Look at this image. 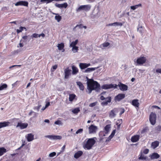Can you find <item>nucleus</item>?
Masks as SVG:
<instances>
[{"label": "nucleus", "mask_w": 161, "mask_h": 161, "mask_svg": "<svg viewBox=\"0 0 161 161\" xmlns=\"http://www.w3.org/2000/svg\"><path fill=\"white\" fill-rule=\"evenodd\" d=\"M87 89L89 92V93L90 94L92 90H95L96 92H98L100 90V84L96 81H94L92 79H89L87 77Z\"/></svg>", "instance_id": "f257e3e1"}, {"label": "nucleus", "mask_w": 161, "mask_h": 161, "mask_svg": "<svg viewBox=\"0 0 161 161\" xmlns=\"http://www.w3.org/2000/svg\"><path fill=\"white\" fill-rule=\"evenodd\" d=\"M117 86L119 87V89L121 91H126L128 90V86L121 82H119L118 85L116 84H104L102 86L101 88L103 89L106 90L112 88H117Z\"/></svg>", "instance_id": "f03ea898"}, {"label": "nucleus", "mask_w": 161, "mask_h": 161, "mask_svg": "<svg viewBox=\"0 0 161 161\" xmlns=\"http://www.w3.org/2000/svg\"><path fill=\"white\" fill-rule=\"evenodd\" d=\"M96 137L86 139L83 143L84 148L88 150L91 149L96 142Z\"/></svg>", "instance_id": "7ed1b4c3"}, {"label": "nucleus", "mask_w": 161, "mask_h": 161, "mask_svg": "<svg viewBox=\"0 0 161 161\" xmlns=\"http://www.w3.org/2000/svg\"><path fill=\"white\" fill-rule=\"evenodd\" d=\"M100 99L102 100H104V101L101 103V105L103 106L107 105L108 103H110L111 101V97H107L105 96H101L100 97Z\"/></svg>", "instance_id": "20e7f679"}, {"label": "nucleus", "mask_w": 161, "mask_h": 161, "mask_svg": "<svg viewBox=\"0 0 161 161\" xmlns=\"http://www.w3.org/2000/svg\"><path fill=\"white\" fill-rule=\"evenodd\" d=\"M91 8V6L89 5H81L76 9V11L77 12H79L81 10L87 11L90 10Z\"/></svg>", "instance_id": "39448f33"}, {"label": "nucleus", "mask_w": 161, "mask_h": 161, "mask_svg": "<svg viewBox=\"0 0 161 161\" xmlns=\"http://www.w3.org/2000/svg\"><path fill=\"white\" fill-rule=\"evenodd\" d=\"M156 115L153 112L151 113L149 116V120L152 125H154L156 122Z\"/></svg>", "instance_id": "423d86ee"}, {"label": "nucleus", "mask_w": 161, "mask_h": 161, "mask_svg": "<svg viewBox=\"0 0 161 161\" xmlns=\"http://www.w3.org/2000/svg\"><path fill=\"white\" fill-rule=\"evenodd\" d=\"M45 137L48 138L51 140H60L62 139L61 136L54 135H46L45 136Z\"/></svg>", "instance_id": "0eeeda50"}, {"label": "nucleus", "mask_w": 161, "mask_h": 161, "mask_svg": "<svg viewBox=\"0 0 161 161\" xmlns=\"http://www.w3.org/2000/svg\"><path fill=\"white\" fill-rule=\"evenodd\" d=\"M146 61V58L143 56H141L136 60V63L139 65H141L145 63Z\"/></svg>", "instance_id": "6e6552de"}, {"label": "nucleus", "mask_w": 161, "mask_h": 161, "mask_svg": "<svg viewBox=\"0 0 161 161\" xmlns=\"http://www.w3.org/2000/svg\"><path fill=\"white\" fill-rule=\"evenodd\" d=\"M97 129V126L92 125L88 128L89 133L92 134L96 133Z\"/></svg>", "instance_id": "1a4fd4ad"}, {"label": "nucleus", "mask_w": 161, "mask_h": 161, "mask_svg": "<svg viewBox=\"0 0 161 161\" xmlns=\"http://www.w3.org/2000/svg\"><path fill=\"white\" fill-rule=\"evenodd\" d=\"M110 125H106L104 127V131L101 132L100 133V135H103V136H105V134L108 133L110 131Z\"/></svg>", "instance_id": "9d476101"}, {"label": "nucleus", "mask_w": 161, "mask_h": 161, "mask_svg": "<svg viewBox=\"0 0 161 161\" xmlns=\"http://www.w3.org/2000/svg\"><path fill=\"white\" fill-rule=\"evenodd\" d=\"M125 97V94H119L114 97V100L116 102H119L123 99Z\"/></svg>", "instance_id": "9b49d317"}, {"label": "nucleus", "mask_w": 161, "mask_h": 161, "mask_svg": "<svg viewBox=\"0 0 161 161\" xmlns=\"http://www.w3.org/2000/svg\"><path fill=\"white\" fill-rule=\"evenodd\" d=\"M117 112V109L116 108H114L110 112L109 114V117L111 118H114L115 116L116 113Z\"/></svg>", "instance_id": "f8f14e48"}, {"label": "nucleus", "mask_w": 161, "mask_h": 161, "mask_svg": "<svg viewBox=\"0 0 161 161\" xmlns=\"http://www.w3.org/2000/svg\"><path fill=\"white\" fill-rule=\"evenodd\" d=\"M15 5L16 6L21 5L27 7L28 5V3L27 1H20L17 2Z\"/></svg>", "instance_id": "ddd939ff"}, {"label": "nucleus", "mask_w": 161, "mask_h": 161, "mask_svg": "<svg viewBox=\"0 0 161 161\" xmlns=\"http://www.w3.org/2000/svg\"><path fill=\"white\" fill-rule=\"evenodd\" d=\"M151 159H157L160 157V155L158 153H154L149 155Z\"/></svg>", "instance_id": "4468645a"}, {"label": "nucleus", "mask_w": 161, "mask_h": 161, "mask_svg": "<svg viewBox=\"0 0 161 161\" xmlns=\"http://www.w3.org/2000/svg\"><path fill=\"white\" fill-rule=\"evenodd\" d=\"M71 70L69 69L68 68L64 70V78L67 79L69 76L70 74Z\"/></svg>", "instance_id": "2eb2a0df"}, {"label": "nucleus", "mask_w": 161, "mask_h": 161, "mask_svg": "<svg viewBox=\"0 0 161 161\" xmlns=\"http://www.w3.org/2000/svg\"><path fill=\"white\" fill-rule=\"evenodd\" d=\"M28 124L22 123H18L16 127H20L21 129H24L27 127Z\"/></svg>", "instance_id": "dca6fc26"}, {"label": "nucleus", "mask_w": 161, "mask_h": 161, "mask_svg": "<svg viewBox=\"0 0 161 161\" xmlns=\"http://www.w3.org/2000/svg\"><path fill=\"white\" fill-rule=\"evenodd\" d=\"M140 136L139 135H136L132 136L131 138V141L133 142H137L139 139Z\"/></svg>", "instance_id": "f3484780"}, {"label": "nucleus", "mask_w": 161, "mask_h": 161, "mask_svg": "<svg viewBox=\"0 0 161 161\" xmlns=\"http://www.w3.org/2000/svg\"><path fill=\"white\" fill-rule=\"evenodd\" d=\"M55 6L58 8H66L68 6V4L66 3L61 4L56 3L55 4Z\"/></svg>", "instance_id": "a211bd4d"}, {"label": "nucleus", "mask_w": 161, "mask_h": 161, "mask_svg": "<svg viewBox=\"0 0 161 161\" xmlns=\"http://www.w3.org/2000/svg\"><path fill=\"white\" fill-rule=\"evenodd\" d=\"M83 153L81 151H79L75 153L74 155V157L77 159L80 157L82 154Z\"/></svg>", "instance_id": "6ab92c4d"}, {"label": "nucleus", "mask_w": 161, "mask_h": 161, "mask_svg": "<svg viewBox=\"0 0 161 161\" xmlns=\"http://www.w3.org/2000/svg\"><path fill=\"white\" fill-rule=\"evenodd\" d=\"M27 140L28 142H31L34 139V135L31 133L27 134Z\"/></svg>", "instance_id": "aec40b11"}, {"label": "nucleus", "mask_w": 161, "mask_h": 161, "mask_svg": "<svg viewBox=\"0 0 161 161\" xmlns=\"http://www.w3.org/2000/svg\"><path fill=\"white\" fill-rule=\"evenodd\" d=\"M10 124V122H0V129L8 126Z\"/></svg>", "instance_id": "412c9836"}, {"label": "nucleus", "mask_w": 161, "mask_h": 161, "mask_svg": "<svg viewBox=\"0 0 161 161\" xmlns=\"http://www.w3.org/2000/svg\"><path fill=\"white\" fill-rule=\"evenodd\" d=\"M77 85L78 86L80 90L83 91L84 89V87L82 83L80 81H77L76 82Z\"/></svg>", "instance_id": "4be33fe9"}, {"label": "nucleus", "mask_w": 161, "mask_h": 161, "mask_svg": "<svg viewBox=\"0 0 161 161\" xmlns=\"http://www.w3.org/2000/svg\"><path fill=\"white\" fill-rule=\"evenodd\" d=\"M72 74L74 75L76 74L78 72V69L74 65L72 66Z\"/></svg>", "instance_id": "5701e85b"}, {"label": "nucleus", "mask_w": 161, "mask_h": 161, "mask_svg": "<svg viewBox=\"0 0 161 161\" xmlns=\"http://www.w3.org/2000/svg\"><path fill=\"white\" fill-rule=\"evenodd\" d=\"M138 99H134L132 102V105L136 107H138L139 103L138 102Z\"/></svg>", "instance_id": "b1692460"}, {"label": "nucleus", "mask_w": 161, "mask_h": 161, "mask_svg": "<svg viewBox=\"0 0 161 161\" xmlns=\"http://www.w3.org/2000/svg\"><path fill=\"white\" fill-rule=\"evenodd\" d=\"M97 68H87L85 70L83 71L85 73H89L91 72L92 71L95 70V69H97Z\"/></svg>", "instance_id": "393cba45"}, {"label": "nucleus", "mask_w": 161, "mask_h": 161, "mask_svg": "<svg viewBox=\"0 0 161 161\" xmlns=\"http://www.w3.org/2000/svg\"><path fill=\"white\" fill-rule=\"evenodd\" d=\"M159 143V142L157 141L154 142L152 143L151 146L153 148L155 149L158 146Z\"/></svg>", "instance_id": "a878e982"}, {"label": "nucleus", "mask_w": 161, "mask_h": 161, "mask_svg": "<svg viewBox=\"0 0 161 161\" xmlns=\"http://www.w3.org/2000/svg\"><path fill=\"white\" fill-rule=\"evenodd\" d=\"M110 43L108 42H104L100 45V47L102 49H103L105 47H108Z\"/></svg>", "instance_id": "bb28decb"}, {"label": "nucleus", "mask_w": 161, "mask_h": 161, "mask_svg": "<svg viewBox=\"0 0 161 161\" xmlns=\"http://www.w3.org/2000/svg\"><path fill=\"white\" fill-rule=\"evenodd\" d=\"M79 66L81 69H83L87 68L86 63H80Z\"/></svg>", "instance_id": "cd10ccee"}, {"label": "nucleus", "mask_w": 161, "mask_h": 161, "mask_svg": "<svg viewBox=\"0 0 161 161\" xmlns=\"http://www.w3.org/2000/svg\"><path fill=\"white\" fill-rule=\"evenodd\" d=\"M78 42V40L77 39L75 41L72 42L70 45V47H76V45L77 44Z\"/></svg>", "instance_id": "c85d7f7f"}, {"label": "nucleus", "mask_w": 161, "mask_h": 161, "mask_svg": "<svg viewBox=\"0 0 161 161\" xmlns=\"http://www.w3.org/2000/svg\"><path fill=\"white\" fill-rule=\"evenodd\" d=\"M57 47L59 50H61L63 49L64 47V44L63 43H61L60 44H58V45Z\"/></svg>", "instance_id": "c756f323"}, {"label": "nucleus", "mask_w": 161, "mask_h": 161, "mask_svg": "<svg viewBox=\"0 0 161 161\" xmlns=\"http://www.w3.org/2000/svg\"><path fill=\"white\" fill-rule=\"evenodd\" d=\"M139 159L140 160L141 159L147 160H148V158L147 156H144L142 153L140 157L139 158Z\"/></svg>", "instance_id": "7c9ffc66"}, {"label": "nucleus", "mask_w": 161, "mask_h": 161, "mask_svg": "<svg viewBox=\"0 0 161 161\" xmlns=\"http://www.w3.org/2000/svg\"><path fill=\"white\" fill-rule=\"evenodd\" d=\"M7 87V85L6 84H1L0 85V91L4 90Z\"/></svg>", "instance_id": "2f4dec72"}, {"label": "nucleus", "mask_w": 161, "mask_h": 161, "mask_svg": "<svg viewBox=\"0 0 161 161\" xmlns=\"http://www.w3.org/2000/svg\"><path fill=\"white\" fill-rule=\"evenodd\" d=\"M54 14L57 15H56L55 17V19L57 20V22H59L61 20V19L62 18L61 17L58 15V14Z\"/></svg>", "instance_id": "473e14b6"}, {"label": "nucleus", "mask_w": 161, "mask_h": 161, "mask_svg": "<svg viewBox=\"0 0 161 161\" xmlns=\"http://www.w3.org/2000/svg\"><path fill=\"white\" fill-rule=\"evenodd\" d=\"M6 151V149L2 147L0 148V156L2 155Z\"/></svg>", "instance_id": "72a5a7b5"}, {"label": "nucleus", "mask_w": 161, "mask_h": 161, "mask_svg": "<svg viewBox=\"0 0 161 161\" xmlns=\"http://www.w3.org/2000/svg\"><path fill=\"white\" fill-rule=\"evenodd\" d=\"M76 96L75 94H71L69 95V100L70 101H72L75 98Z\"/></svg>", "instance_id": "f704fd0d"}, {"label": "nucleus", "mask_w": 161, "mask_h": 161, "mask_svg": "<svg viewBox=\"0 0 161 161\" xmlns=\"http://www.w3.org/2000/svg\"><path fill=\"white\" fill-rule=\"evenodd\" d=\"M141 5L142 4H139L135 6H131L130 7V8L133 10H134L138 8L139 6H141Z\"/></svg>", "instance_id": "c9c22d12"}, {"label": "nucleus", "mask_w": 161, "mask_h": 161, "mask_svg": "<svg viewBox=\"0 0 161 161\" xmlns=\"http://www.w3.org/2000/svg\"><path fill=\"white\" fill-rule=\"evenodd\" d=\"M155 129L157 132L159 133L161 131V126H158L155 127Z\"/></svg>", "instance_id": "e433bc0d"}, {"label": "nucleus", "mask_w": 161, "mask_h": 161, "mask_svg": "<svg viewBox=\"0 0 161 161\" xmlns=\"http://www.w3.org/2000/svg\"><path fill=\"white\" fill-rule=\"evenodd\" d=\"M78 50V47H73L72 50L73 53H75L77 52Z\"/></svg>", "instance_id": "4c0bfd02"}, {"label": "nucleus", "mask_w": 161, "mask_h": 161, "mask_svg": "<svg viewBox=\"0 0 161 161\" xmlns=\"http://www.w3.org/2000/svg\"><path fill=\"white\" fill-rule=\"evenodd\" d=\"M80 110L79 108H76L72 110V112L74 114H77L79 111Z\"/></svg>", "instance_id": "58836bf2"}, {"label": "nucleus", "mask_w": 161, "mask_h": 161, "mask_svg": "<svg viewBox=\"0 0 161 161\" xmlns=\"http://www.w3.org/2000/svg\"><path fill=\"white\" fill-rule=\"evenodd\" d=\"M137 31H139L142 35L143 33V29L142 26H141L137 28Z\"/></svg>", "instance_id": "ea45409f"}, {"label": "nucleus", "mask_w": 161, "mask_h": 161, "mask_svg": "<svg viewBox=\"0 0 161 161\" xmlns=\"http://www.w3.org/2000/svg\"><path fill=\"white\" fill-rule=\"evenodd\" d=\"M123 25L122 23L121 22H114V26H121Z\"/></svg>", "instance_id": "a19ab883"}, {"label": "nucleus", "mask_w": 161, "mask_h": 161, "mask_svg": "<svg viewBox=\"0 0 161 161\" xmlns=\"http://www.w3.org/2000/svg\"><path fill=\"white\" fill-rule=\"evenodd\" d=\"M54 124L56 125H62L63 123L62 121L59 120H58L55 122Z\"/></svg>", "instance_id": "79ce46f5"}, {"label": "nucleus", "mask_w": 161, "mask_h": 161, "mask_svg": "<svg viewBox=\"0 0 161 161\" xmlns=\"http://www.w3.org/2000/svg\"><path fill=\"white\" fill-rule=\"evenodd\" d=\"M24 29H25V27H20L19 28V29H17V32L18 33H19L21 32Z\"/></svg>", "instance_id": "37998d69"}, {"label": "nucleus", "mask_w": 161, "mask_h": 161, "mask_svg": "<svg viewBox=\"0 0 161 161\" xmlns=\"http://www.w3.org/2000/svg\"><path fill=\"white\" fill-rule=\"evenodd\" d=\"M56 153L55 152H53L50 153L49 154V156L50 157H53L54 156H55L56 155Z\"/></svg>", "instance_id": "c03bdc74"}, {"label": "nucleus", "mask_w": 161, "mask_h": 161, "mask_svg": "<svg viewBox=\"0 0 161 161\" xmlns=\"http://www.w3.org/2000/svg\"><path fill=\"white\" fill-rule=\"evenodd\" d=\"M42 106L40 104H38V106H37L35 107L34 109L35 110H36L38 112L39 111V109H40V108Z\"/></svg>", "instance_id": "a18cd8bd"}, {"label": "nucleus", "mask_w": 161, "mask_h": 161, "mask_svg": "<svg viewBox=\"0 0 161 161\" xmlns=\"http://www.w3.org/2000/svg\"><path fill=\"white\" fill-rule=\"evenodd\" d=\"M55 0H41V2H46L47 3H48L51 2Z\"/></svg>", "instance_id": "49530a36"}, {"label": "nucleus", "mask_w": 161, "mask_h": 161, "mask_svg": "<svg viewBox=\"0 0 161 161\" xmlns=\"http://www.w3.org/2000/svg\"><path fill=\"white\" fill-rule=\"evenodd\" d=\"M78 27L79 28L81 29L82 28V24H80L79 25H76L74 28H73V30L75 31V29L76 28Z\"/></svg>", "instance_id": "de8ad7c7"}, {"label": "nucleus", "mask_w": 161, "mask_h": 161, "mask_svg": "<svg viewBox=\"0 0 161 161\" xmlns=\"http://www.w3.org/2000/svg\"><path fill=\"white\" fill-rule=\"evenodd\" d=\"M97 103V102H96L90 104L89 105V107H92L96 106Z\"/></svg>", "instance_id": "09e8293b"}, {"label": "nucleus", "mask_w": 161, "mask_h": 161, "mask_svg": "<svg viewBox=\"0 0 161 161\" xmlns=\"http://www.w3.org/2000/svg\"><path fill=\"white\" fill-rule=\"evenodd\" d=\"M25 42L24 40H23L22 39L20 40V43H19V47H22L24 45L22 42Z\"/></svg>", "instance_id": "8fccbe9b"}, {"label": "nucleus", "mask_w": 161, "mask_h": 161, "mask_svg": "<svg viewBox=\"0 0 161 161\" xmlns=\"http://www.w3.org/2000/svg\"><path fill=\"white\" fill-rule=\"evenodd\" d=\"M83 130L82 129H78L76 132V134H78L79 133H81L82 132Z\"/></svg>", "instance_id": "3c124183"}, {"label": "nucleus", "mask_w": 161, "mask_h": 161, "mask_svg": "<svg viewBox=\"0 0 161 161\" xmlns=\"http://www.w3.org/2000/svg\"><path fill=\"white\" fill-rule=\"evenodd\" d=\"M149 151V150L148 149H145L143 151V153L145 154H147Z\"/></svg>", "instance_id": "603ef678"}, {"label": "nucleus", "mask_w": 161, "mask_h": 161, "mask_svg": "<svg viewBox=\"0 0 161 161\" xmlns=\"http://www.w3.org/2000/svg\"><path fill=\"white\" fill-rule=\"evenodd\" d=\"M38 36H38V34H36V33H34L33 34V35H32V36L33 37H34V38H37L39 37Z\"/></svg>", "instance_id": "864d4df0"}, {"label": "nucleus", "mask_w": 161, "mask_h": 161, "mask_svg": "<svg viewBox=\"0 0 161 161\" xmlns=\"http://www.w3.org/2000/svg\"><path fill=\"white\" fill-rule=\"evenodd\" d=\"M148 130V129L147 127H146L143 129V130H142V133H144L146 132H147Z\"/></svg>", "instance_id": "5fc2aeb1"}, {"label": "nucleus", "mask_w": 161, "mask_h": 161, "mask_svg": "<svg viewBox=\"0 0 161 161\" xmlns=\"http://www.w3.org/2000/svg\"><path fill=\"white\" fill-rule=\"evenodd\" d=\"M38 36L39 37H40L42 36V38H43L45 36L44 34L43 33H42V34H38Z\"/></svg>", "instance_id": "6e6d98bb"}, {"label": "nucleus", "mask_w": 161, "mask_h": 161, "mask_svg": "<svg viewBox=\"0 0 161 161\" xmlns=\"http://www.w3.org/2000/svg\"><path fill=\"white\" fill-rule=\"evenodd\" d=\"M156 72L157 73H158L161 74V69H158L156 70Z\"/></svg>", "instance_id": "4d7b16f0"}, {"label": "nucleus", "mask_w": 161, "mask_h": 161, "mask_svg": "<svg viewBox=\"0 0 161 161\" xmlns=\"http://www.w3.org/2000/svg\"><path fill=\"white\" fill-rule=\"evenodd\" d=\"M57 67H58L57 65H55L53 66L52 68L54 70H55L57 69Z\"/></svg>", "instance_id": "13d9d810"}, {"label": "nucleus", "mask_w": 161, "mask_h": 161, "mask_svg": "<svg viewBox=\"0 0 161 161\" xmlns=\"http://www.w3.org/2000/svg\"><path fill=\"white\" fill-rule=\"evenodd\" d=\"M28 38V36H23L22 37V40H26Z\"/></svg>", "instance_id": "bf43d9fd"}, {"label": "nucleus", "mask_w": 161, "mask_h": 161, "mask_svg": "<svg viewBox=\"0 0 161 161\" xmlns=\"http://www.w3.org/2000/svg\"><path fill=\"white\" fill-rule=\"evenodd\" d=\"M50 105V103L49 102H47L46 103V105H45V108H47V107H48L49 105Z\"/></svg>", "instance_id": "052dcab7"}, {"label": "nucleus", "mask_w": 161, "mask_h": 161, "mask_svg": "<svg viewBox=\"0 0 161 161\" xmlns=\"http://www.w3.org/2000/svg\"><path fill=\"white\" fill-rule=\"evenodd\" d=\"M21 66V65H12L11 66H10L9 67V68L11 69V68L14 67L15 66Z\"/></svg>", "instance_id": "680f3d73"}, {"label": "nucleus", "mask_w": 161, "mask_h": 161, "mask_svg": "<svg viewBox=\"0 0 161 161\" xmlns=\"http://www.w3.org/2000/svg\"><path fill=\"white\" fill-rule=\"evenodd\" d=\"M115 133V130H114L112 132L111 134V135L112 136H114V134Z\"/></svg>", "instance_id": "e2e57ef3"}, {"label": "nucleus", "mask_w": 161, "mask_h": 161, "mask_svg": "<svg viewBox=\"0 0 161 161\" xmlns=\"http://www.w3.org/2000/svg\"><path fill=\"white\" fill-rule=\"evenodd\" d=\"M114 23H110V24H108V25H107V26H114Z\"/></svg>", "instance_id": "0e129e2a"}, {"label": "nucleus", "mask_w": 161, "mask_h": 161, "mask_svg": "<svg viewBox=\"0 0 161 161\" xmlns=\"http://www.w3.org/2000/svg\"><path fill=\"white\" fill-rule=\"evenodd\" d=\"M125 112V110L124 109H122V110L120 113V115L122 114Z\"/></svg>", "instance_id": "69168bd1"}, {"label": "nucleus", "mask_w": 161, "mask_h": 161, "mask_svg": "<svg viewBox=\"0 0 161 161\" xmlns=\"http://www.w3.org/2000/svg\"><path fill=\"white\" fill-rule=\"evenodd\" d=\"M34 113V117H36L37 116L38 114L37 113L34 112V113Z\"/></svg>", "instance_id": "338daca9"}, {"label": "nucleus", "mask_w": 161, "mask_h": 161, "mask_svg": "<svg viewBox=\"0 0 161 161\" xmlns=\"http://www.w3.org/2000/svg\"><path fill=\"white\" fill-rule=\"evenodd\" d=\"M49 122H50L49 120L47 119H45L44 120V122H45L46 123H49Z\"/></svg>", "instance_id": "774afa93"}]
</instances>
